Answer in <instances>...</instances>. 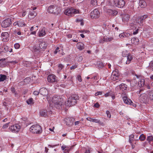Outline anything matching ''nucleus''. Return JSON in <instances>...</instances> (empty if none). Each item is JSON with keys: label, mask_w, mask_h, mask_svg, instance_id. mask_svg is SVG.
Instances as JSON below:
<instances>
[{"label": "nucleus", "mask_w": 153, "mask_h": 153, "mask_svg": "<svg viewBox=\"0 0 153 153\" xmlns=\"http://www.w3.org/2000/svg\"><path fill=\"white\" fill-rule=\"evenodd\" d=\"M62 99L58 98L56 96H53L52 97V102L56 108L58 109H62V108H64L63 103L62 102Z\"/></svg>", "instance_id": "f257e3e1"}, {"label": "nucleus", "mask_w": 153, "mask_h": 153, "mask_svg": "<svg viewBox=\"0 0 153 153\" xmlns=\"http://www.w3.org/2000/svg\"><path fill=\"white\" fill-rule=\"evenodd\" d=\"M79 99V97L76 95H73L68 99L67 102H65L66 106L70 107L75 105L76 101Z\"/></svg>", "instance_id": "f03ea898"}, {"label": "nucleus", "mask_w": 153, "mask_h": 153, "mask_svg": "<svg viewBox=\"0 0 153 153\" xmlns=\"http://www.w3.org/2000/svg\"><path fill=\"white\" fill-rule=\"evenodd\" d=\"M30 131L33 133L40 134L42 131L41 126L38 125H34L31 126Z\"/></svg>", "instance_id": "7ed1b4c3"}, {"label": "nucleus", "mask_w": 153, "mask_h": 153, "mask_svg": "<svg viewBox=\"0 0 153 153\" xmlns=\"http://www.w3.org/2000/svg\"><path fill=\"white\" fill-rule=\"evenodd\" d=\"M64 13L68 16H71L73 15L74 14L79 13V10L71 8L65 10Z\"/></svg>", "instance_id": "20e7f679"}, {"label": "nucleus", "mask_w": 153, "mask_h": 153, "mask_svg": "<svg viewBox=\"0 0 153 153\" xmlns=\"http://www.w3.org/2000/svg\"><path fill=\"white\" fill-rule=\"evenodd\" d=\"M114 5L119 8L123 7L125 4L124 0H113Z\"/></svg>", "instance_id": "39448f33"}, {"label": "nucleus", "mask_w": 153, "mask_h": 153, "mask_svg": "<svg viewBox=\"0 0 153 153\" xmlns=\"http://www.w3.org/2000/svg\"><path fill=\"white\" fill-rule=\"evenodd\" d=\"M140 100L141 103L146 104L149 101V98L146 94H142L140 97Z\"/></svg>", "instance_id": "423d86ee"}, {"label": "nucleus", "mask_w": 153, "mask_h": 153, "mask_svg": "<svg viewBox=\"0 0 153 153\" xmlns=\"http://www.w3.org/2000/svg\"><path fill=\"white\" fill-rule=\"evenodd\" d=\"M11 23V19L8 18L3 21L1 24V26L3 28H6L9 27Z\"/></svg>", "instance_id": "0eeeda50"}, {"label": "nucleus", "mask_w": 153, "mask_h": 153, "mask_svg": "<svg viewBox=\"0 0 153 153\" xmlns=\"http://www.w3.org/2000/svg\"><path fill=\"white\" fill-rule=\"evenodd\" d=\"M90 16L92 19H96L100 16V13L97 9H95L90 13Z\"/></svg>", "instance_id": "6e6552de"}, {"label": "nucleus", "mask_w": 153, "mask_h": 153, "mask_svg": "<svg viewBox=\"0 0 153 153\" xmlns=\"http://www.w3.org/2000/svg\"><path fill=\"white\" fill-rule=\"evenodd\" d=\"M147 17V15H146L141 16H139L136 20L137 22H138L140 25L141 26L143 25V22Z\"/></svg>", "instance_id": "1a4fd4ad"}, {"label": "nucleus", "mask_w": 153, "mask_h": 153, "mask_svg": "<svg viewBox=\"0 0 153 153\" xmlns=\"http://www.w3.org/2000/svg\"><path fill=\"white\" fill-rule=\"evenodd\" d=\"M47 11L50 13H55L57 11V7L56 6L51 5L48 7Z\"/></svg>", "instance_id": "9d476101"}, {"label": "nucleus", "mask_w": 153, "mask_h": 153, "mask_svg": "<svg viewBox=\"0 0 153 153\" xmlns=\"http://www.w3.org/2000/svg\"><path fill=\"white\" fill-rule=\"evenodd\" d=\"M21 127L19 125L16 124L14 125L11 126L10 128L12 132L16 133L19 131Z\"/></svg>", "instance_id": "9b49d317"}, {"label": "nucleus", "mask_w": 153, "mask_h": 153, "mask_svg": "<svg viewBox=\"0 0 153 153\" xmlns=\"http://www.w3.org/2000/svg\"><path fill=\"white\" fill-rule=\"evenodd\" d=\"M1 37L2 38V41L4 42H7L9 40V35L7 32L2 33Z\"/></svg>", "instance_id": "f8f14e48"}, {"label": "nucleus", "mask_w": 153, "mask_h": 153, "mask_svg": "<svg viewBox=\"0 0 153 153\" xmlns=\"http://www.w3.org/2000/svg\"><path fill=\"white\" fill-rule=\"evenodd\" d=\"M56 76L54 75H50L47 77L48 81L50 82H53L56 81Z\"/></svg>", "instance_id": "ddd939ff"}, {"label": "nucleus", "mask_w": 153, "mask_h": 153, "mask_svg": "<svg viewBox=\"0 0 153 153\" xmlns=\"http://www.w3.org/2000/svg\"><path fill=\"white\" fill-rule=\"evenodd\" d=\"M39 92L40 94L46 96L48 95V91L47 89L44 88H42L39 90Z\"/></svg>", "instance_id": "4468645a"}, {"label": "nucleus", "mask_w": 153, "mask_h": 153, "mask_svg": "<svg viewBox=\"0 0 153 153\" xmlns=\"http://www.w3.org/2000/svg\"><path fill=\"white\" fill-rule=\"evenodd\" d=\"M123 99L124 102L126 104L131 105V103H133L131 100L126 97H124Z\"/></svg>", "instance_id": "2eb2a0df"}, {"label": "nucleus", "mask_w": 153, "mask_h": 153, "mask_svg": "<svg viewBox=\"0 0 153 153\" xmlns=\"http://www.w3.org/2000/svg\"><path fill=\"white\" fill-rule=\"evenodd\" d=\"M119 87L120 90L122 91L125 92L127 91V87L126 84L123 83L121 84L120 85Z\"/></svg>", "instance_id": "dca6fc26"}, {"label": "nucleus", "mask_w": 153, "mask_h": 153, "mask_svg": "<svg viewBox=\"0 0 153 153\" xmlns=\"http://www.w3.org/2000/svg\"><path fill=\"white\" fill-rule=\"evenodd\" d=\"M107 13L110 15L114 16L117 14V12L115 10H113L111 9H108L107 11Z\"/></svg>", "instance_id": "f3484780"}, {"label": "nucleus", "mask_w": 153, "mask_h": 153, "mask_svg": "<svg viewBox=\"0 0 153 153\" xmlns=\"http://www.w3.org/2000/svg\"><path fill=\"white\" fill-rule=\"evenodd\" d=\"M65 120L67 125L70 126L73 124L72 119L71 118L67 117L65 119Z\"/></svg>", "instance_id": "a211bd4d"}, {"label": "nucleus", "mask_w": 153, "mask_h": 153, "mask_svg": "<svg viewBox=\"0 0 153 153\" xmlns=\"http://www.w3.org/2000/svg\"><path fill=\"white\" fill-rule=\"evenodd\" d=\"M113 39V38H103L102 39H100V43H103L104 42H110Z\"/></svg>", "instance_id": "6ab92c4d"}, {"label": "nucleus", "mask_w": 153, "mask_h": 153, "mask_svg": "<svg viewBox=\"0 0 153 153\" xmlns=\"http://www.w3.org/2000/svg\"><path fill=\"white\" fill-rule=\"evenodd\" d=\"M46 45L45 42H40L39 44V47L41 49H45L46 48Z\"/></svg>", "instance_id": "aec40b11"}, {"label": "nucleus", "mask_w": 153, "mask_h": 153, "mask_svg": "<svg viewBox=\"0 0 153 153\" xmlns=\"http://www.w3.org/2000/svg\"><path fill=\"white\" fill-rule=\"evenodd\" d=\"M76 46L77 48L80 50H82L84 48V44L81 42H78Z\"/></svg>", "instance_id": "412c9836"}, {"label": "nucleus", "mask_w": 153, "mask_h": 153, "mask_svg": "<svg viewBox=\"0 0 153 153\" xmlns=\"http://www.w3.org/2000/svg\"><path fill=\"white\" fill-rule=\"evenodd\" d=\"M37 15V13L35 11H33L29 13L28 16V17L30 19H33Z\"/></svg>", "instance_id": "4be33fe9"}, {"label": "nucleus", "mask_w": 153, "mask_h": 153, "mask_svg": "<svg viewBox=\"0 0 153 153\" xmlns=\"http://www.w3.org/2000/svg\"><path fill=\"white\" fill-rule=\"evenodd\" d=\"M139 4L141 8H145L146 6V1L144 0H140L139 1Z\"/></svg>", "instance_id": "5701e85b"}, {"label": "nucleus", "mask_w": 153, "mask_h": 153, "mask_svg": "<svg viewBox=\"0 0 153 153\" xmlns=\"http://www.w3.org/2000/svg\"><path fill=\"white\" fill-rule=\"evenodd\" d=\"M40 114L42 117H46L47 116V111L46 110H42L40 111Z\"/></svg>", "instance_id": "b1692460"}, {"label": "nucleus", "mask_w": 153, "mask_h": 153, "mask_svg": "<svg viewBox=\"0 0 153 153\" xmlns=\"http://www.w3.org/2000/svg\"><path fill=\"white\" fill-rule=\"evenodd\" d=\"M127 60L126 62V64H129L131 61L133 57L130 54H128L127 56Z\"/></svg>", "instance_id": "393cba45"}, {"label": "nucleus", "mask_w": 153, "mask_h": 153, "mask_svg": "<svg viewBox=\"0 0 153 153\" xmlns=\"http://www.w3.org/2000/svg\"><path fill=\"white\" fill-rule=\"evenodd\" d=\"M46 34L45 30L44 28L42 29L39 32V37H42L45 36Z\"/></svg>", "instance_id": "a878e982"}, {"label": "nucleus", "mask_w": 153, "mask_h": 153, "mask_svg": "<svg viewBox=\"0 0 153 153\" xmlns=\"http://www.w3.org/2000/svg\"><path fill=\"white\" fill-rule=\"evenodd\" d=\"M130 35V34L126 33H123L120 34L119 36L120 38L128 37Z\"/></svg>", "instance_id": "bb28decb"}, {"label": "nucleus", "mask_w": 153, "mask_h": 153, "mask_svg": "<svg viewBox=\"0 0 153 153\" xmlns=\"http://www.w3.org/2000/svg\"><path fill=\"white\" fill-rule=\"evenodd\" d=\"M145 80L143 79H140L138 82V85L139 87H143L144 85Z\"/></svg>", "instance_id": "cd10ccee"}, {"label": "nucleus", "mask_w": 153, "mask_h": 153, "mask_svg": "<svg viewBox=\"0 0 153 153\" xmlns=\"http://www.w3.org/2000/svg\"><path fill=\"white\" fill-rule=\"evenodd\" d=\"M131 43L134 45H137L138 44L139 40L137 38H133L131 39Z\"/></svg>", "instance_id": "c85d7f7f"}, {"label": "nucleus", "mask_w": 153, "mask_h": 153, "mask_svg": "<svg viewBox=\"0 0 153 153\" xmlns=\"http://www.w3.org/2000/svg\"><path fill=\"white\" fill-rule=\"evenodd\" d=\"M147 94L149 99L153 101V90L148 91Z\"/></svg>", "instance_id": "c756f323"}, {"label": "nucleus", "mask_w": 153, "mask_h": 153, "mask_svg": "<svg viewBox=\"0 0 153 153\" xmlns=\"http://www.w3.org/2000/svg\"><path fill=\"white\" fill-rule=\"evenodd\" d=\"M130 18V16H129L127 14H125L124 15H123L122 20L123 21L125 22H127L129 20Z\"/></svg>", "instance_id": "7c9ffc66"}, {"label": "nucleus", "mask_w": 153, "mask_h": 153, "mask_svg": "<svg viewBox=\"0 0 153 153\" xmlns=\"http://www.w3.org/2000/svg\"><path fill=\"white\" fill-rule=\"evenodd\" d=\"M5 59H0V67H4L6 64V62H5Z\"/></svg>", "instance_id": "2f4dec72"}, {"label": "nucleus", "mask_w": 153, "mask_h": 153, "mask_svg": "<svg viewBox=\"0 0 153 153\" xmlns=\"http://www.w3.org/2000/svg\"><path fill=\"white\" fill-rule=\"evenodd\" d=\"M119 76V74L118 70L113 71L111 76V77H113V76L118 77Z\"/></svg>", "instance_id": "473e14b6"}, {"label": "nucleus", "mask_w": 153, "mask_h": 153, "mask_svg": "<svg viewBox=\"0 0 153 153\" xmlns=\"http://www.w3.org/2000/svg\"><path fill=\"white\" fill-rule=\"evenodd\" d=\"M18 26L19 27H23L25 26L26 24L24 23L23 20H20L19 21H18Z\"/></svg>", "instance_id": "72a5a7b5"}, {"label": "nucleus", "mask_w": 153, "mask_h": 153, "mask_svg": "<svg viewBox=\"0 0 153 153\" xmlns=\"http://www.w3.org/2000/svg\"><path fill=\"white\" fill-rule=\"evenodd\" d=\"M7 76L5 75L1 74H0V81H4L5 79H6Z\"/></svg>", "instance_id": "f704fd0d"}, {"label": "nucleus", "mask_w": 153, "mask_h": 153, "mask_svg": "<svg viewBox=\"0 0 153 153\" xmlns=\"http://www.w3.org/2000/svg\"><path fill=\"white\" fill-rule=\"evenodd\" d=\"M26 102L28 104L32 105L34 103L33 98H30L26 101Z\"/></svg>", "instance_id": "c9c22d12"}, {"label": "nucleus", "mask_w": 153, "mask_h": 153, "mask_svg": "<svg viewBox=\"0 0 153 153\" xmlns=\"http://www.w3.org/2000/svg\"><path fill=\"white\" fill-rule=\"evenodd\" d=\"M146 138V137L143 134H141L139 137V139L141 141L144 140Z\"/></svg>", "instance_id": "e433bc0d"}, {"label": "nucleus", "mask_w": 153, "mask_h": 153, "mask_svg": "<svg viewBox=\"0 0 153 153\" xmlns=\"http://www.w3.org/2000/svg\"><path fill=\"white\" fill-rule=\"evenodd\" d=\"M91 4L93 6H96L97 4V0H91Z\"/></svg>", "instance_id": "4c0bfd02"}, {"label": "nucleus", "mask_w": 153, "mask_h": 153, "mask_svg": "<svg viewBox=\"0 0 153 153\" xmlns=\"http://www.w3.org/2000/svg\"><path fill=\"white\" fill-rule=\"evenodd\" d=\"M134 135L133 134H131L129 136V142L130 143H132L133 141L134 140Z\"/></svg>", "instance_id": "58836bf2"}, {"label": "nucleus", "mask_w": 153, "mask_h": 153, "mask_svg": "<svg viewBox=\"0 0 153 153\" xmlns=\"http://www.w3.org/2000/svg\"><path fill=\"white\" fill-rule=\"evenodd\" d=\"M92 122L98 123L100 124H102V123L100 120L96 119H93Z\"/></svg>", "instance_id": "ea45409f"}, {"label": "nucleus", "mask_w": 153, "mask_h": 153, "mask_svg": "<svg viewBox=\"0 0 153 153\" xmlns=\"http://www.w3.org/2000/svg\"><path fill=\"white\" fill-rule=\"evenodd\" d=\"M2 48L3 49L4 52L8 51V47L6 45H4L2 46Z\"/></svg>", "instance_id": "a19ab883"}, {"label": "nucleus", "mask_w": 153, "mask_h": 153, "mask_svg": "<svg viewBox=\"0 0 153 153\" xmlns=\"http://www.w3.org/2000/svg\"><path fill=\"white\" fill-rule=\"evenodd\" d=\"M146 140L149 142L153 141V137L152 136H148L146 139Z\"/></svg>", "instance_id": "79ce46f5"}, {"label": "nucleus", "mask_w": 153, "mask_h": 153, "mask_svg": "<svg viewBox=\"0 0 153 153\" xmlns=\"http://www.w3.org/2000/svg\"><path fill=\"white\" fill-rule=\"evenodd\" d=\"M64 65L62 64H59L58 66V71H60L63 68Z\"/></svg>", "instance_id": "37998d69"}, {"label": "nucleus", "mask_w": 153, "mask_h": 153, "mask_svg": "<svg viewBox=\"0 0 153 153\" xmlns=\"http://www.w3.org/2000/svg\"><path fill=\"white\" fill-rule=\"evenodd\" d=\"M11 91L15 95L17 94L16 93L15 91V89L13 87H11Z\"/></svg>", "instance_id": "c03bdc74"}, {"label": "nucleus", "mask_w": 153, "mask_h": 153, "mask_svg": "<svg viewBox=\"0 0 153 153\" xmlns=\"http://www.w3.org/2000/svg\"><path fill=\"white\" fill-rule=\"evenodd\" d=\"M112 94H113L112 92L111 91L110 92H109L108 93H107L106 94H105L104 95V96L105 97H107L109 95H110H110H112Z\"/></svg>", "instance_id": "a18cd8bd"}, {"label": "nucleus", "mask_w": 153, "mask_h": 153, "mask_svg": "<svg viewBox=\"0 0 153 153\" xmlns=\"http://www.w3.org/2000/svg\"><path fill=\"white\" fill-rule=\"evenodd\" d=\"M59 47H57V48H56L55 50V51L54 52V54H56L57 53L58 51L59 52L60 51L59 50Z\"/></svg>", "instance_id": "49530a36"}, {"label": "nucleus", "mask_w": 153, "mask_h": 153, "mask_svg": "<svg viewBox=\"0 0 153 153\" xmlns=\"http://www.w3.org/2000/svg\"><path fill=\"white\" fill-rule=\"evenodd\" d=\"M149 66L150 69L152 70H153V60L150 62Z\"/></svg>", "instance_id": "de8ad7c7"}, {"label": "nucleus", "mask_w": 153, "mask_h": 153, "mask_svg": "<svg viewBox=\"0 0 153 153\" xmlns=\"http://www.w3.org/2000/svg\"><path fill=\"white\" fill-rule=\"evenodd\" d=\"M9 123H10L9 122V123H7L3 125V127H2L3 128H7L8 126V125H9Z\"/></svg>", "instance_id": "09e8293b"}, {"label": "nucleus", "mask_w": 153, "mask_h": 153, "mask_svg": "<svg viewBox=\"0 0 153 153\" xmlns=\"http://www.w3.org/2000/svg\"><path fill=\"white\" fill-rule=\"evenodd\" d=\"M14 47L16 49H18L20 47V45L18 43H16L14 45Z\"/></svg>", "instance_id": "8fccbe9b"}, {"label": "nucleus", "mask_w": 153, "mask_h": 153, "mask_svg": "<svg viewBox=\"0 0 153 153\" xmlns=\"http://www.w3.org/2000/svg\"><path fill=\"white\" fill-rule=\"evenodd\" d=\"M77 79L80 82L82 81V79L81 76L78 75L77 76Z\"/></svg>", "instance_id": "3c124183"}, {"label": "nucleus", "mask_w": 153, "mask_h": 153, "mask_svg": "<svg viewBox=\"0 0 153 153\" xmlns=\"http://www.w3.org/2000/svg\"><path fill=\"white\" fill-rule=\"evenodd\" d=\"M102 91H98L95 93V95L96 96H98L99 95H101L102 94Z\"/></svg>", "instance_id": "603ef678"}, {"label": "nucleus", "mask_w": 153, "mask_h": 153, "mask_svg": "<svg viewBox=\"0 0 153 153\" xmlns=\"http://www.w3.org/2000/svg\"><path fill=\"white\" fill-rule=\"evenodd\" d=\"M106 114H107V117L109 118H110L111 117V115L110 112L108 111H106Z\"/></svg>", "instance_id": "864d4df0"}, {"label": "nucleus", "mask_w": 153, "mask_h": 153, "mask_svg": "<svg viewBox=\"0 0 153 153\" xmlns=\"http://www.w3.org/2000/svg\"><path fill=\"white\" fill-rule=\"evenodd\" d=\"M100 106V105L98 102H97L95 103L94 105V106L96 108H99Z\"/></svg>", "instance_id": "5fc2aeb1"}, {"label": "nucleus", "mask_w": 153, "mask_h": 153, "mask_svg": "<svg viewBox=\"0 0 153 153\" xmlns=\"http://www.w3.org/2000/svg\"><path fill=\"white\" fill-rule=\"evenodd\" d=\"M77 65H73V66H72L70 68V69L71 70H72V69H74L77 68Z\"/></svg>", "instance_id": "6e6d98bb"}, {"label": "nucleus", "mask_w": 153, "mask_h": 153, "mask_svg": "<svg viewBox=\"0 0 153 153\" xmlns=\"http://www.w3.org/2000/svg\"><path fill=\"white\" fill-rule=\"evenodd\" d=\"M86 120L88 121H89L91 122H92L93 119L91 117H87L86 118Z\"/></svg>", "instance_id": "4d7b16f0"}, {"label": "nucleus", "mask_w": 153, "mask_h": 153, "mask_svg": "<svg viewBox=\"0 0 153 153\" xmlns=\"http://www.w3.org/2000/svg\"><path fill=\"white\" fill-rule=\"evenodd\" d=\"M30 78L29 77H28V78H27L24 79V82H25L27 80L28 81V82H30Z\"/></svg>", "instance_id": "13d9d810"}, {"label": "nucleus", "mask_w": 153, "mask_h": 153, "mask_svg": "<svg viewBox=\"0 0 153 153\" xmlns=\"http://www.w3.org/2000/svg\"><path fill=\"white\" fill-rule=\"evenodd\" d=\"M143 90H140L138 91H137V94H140V93H141L142 94H143Z\"/></svg>", "instance_id": "bf43d9fd"}, {"label": "nucleus", "mask_w": 153, "mask_h": 153, "mask_svg": "<svg viewBox=\"0 0 153 153\" xmlns=\"http://www.w3.org/2000/svg\"><path fill=\"white\" fill-rule=\"evenodd\" d=\"M39 92L38 91H34L33 92V94L34 95H38L39 94Z\"/></svg>", "instance_id": "052dcab7"}, {"label": "nucleus", "mask_w": 153, "mask_h": 153, "mask_svg": "<svg viewBox=\"0 0 153 153\" xmlns=\"http://www.w3.org/2000/svg\"><path fill=\"white\" fill-rule=\"evenodd\" d=\"M138 29H137L135 31H134L133 32V34L135 35L138 33Z\"/></svg>", "instance_id": "680f3d73"}, {"label": "nucleus", "mask_w": 153, "mask_h": 153, "mask_svg": "<svg viewBox=\"0 0 153 153\" xmlns=\"http://www.w3.org/2000/svg\"><path fill=\"white\" fill-rule=\"evenodd\" d=\"M111 78L112 80H114V81H115V80H116V79H117V78H118V77H115V76H113V77H111Z\"/></svg>", "instance_id": "e2e57ef3"}, {"label": "nucleus", "mask_w": 153, "mask_h": 153, "mask_svg": "<svg viewBox=\"0 0 153 153\" xmlns=\"http://www.w3.org/2000/svg\"><path fill=\"white\" fill-rule=\"evenodd\" d=\"M135 80H132L131 82V84H132L133 82H135V83L134 84V85H135L136 84H137V82H135Z\"/></svg>", "instance_id": "0e129e2a"}, {"label": "nucleus", "mask_w": 153, "mask_h": 153, "mask_svg": "<svg viewBox=\"0 0 153 153\" xmlns=\"http://www.w3.org/2000/svg\"><path fill=\"white\" fill-rule=\"evenodd\" d=\"M26 14V11H24L22 14V16L23 17H24V16Z\"/></svg>", "instance_id": "69168bd1"}, {"label": "nucleus", "mask_w": 153, "mask_h": 153, "mask_svg": "<svg viewBox=\"0 0 153 153\" xmlns=\"http://www.w3.org/2000/svg\"><path fill=\"white\" fill-rule=\"evenodd\" d=\"M13 25L15 26L17 25L18 26V22H15L13 24Z\"/></svg>", "instance_id": "338daca9"}, {"label": "nucleus", "mask_w": 153, "mask_h": 153, "mask_svg": "<svg viewBox=\"0 0 153 153\" xmlns=\"http://www.w3.org/2000/svg\"><path fill=\"white\" fill-rule=\"evenodd\" d=\"M67 36L68 38H71L72 37V35L71 34H69Z\"/></svg>", "instance_id": "774afa93"}]
</instances>
